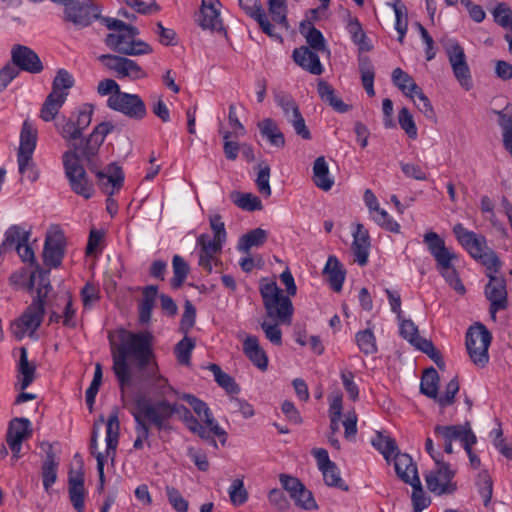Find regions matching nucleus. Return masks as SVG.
<instances>
[{"mask_svg":"<svg viewBox=\"0 0 512 512\" xmlns=\"http://www.w3.org/2000/svg\"><path fill=\"white\" fill-rule=\"evenodd\" d=\"M453 232L460 244L474 259L486 250V239L473 231L467 230L462 224H456L453 228Z\"/></svg>","mask_w":512,"mask_h":512,"instance_id":"412c9836","label":"nucleus"},{"mask_svg":"<svg viewBox=\"0 0 512 512\" xmlns=\"http://www.w3.org/2000/svg\"><path fill=\"white\" fill-rule=\"evenodd\" d=\"M100 17V7L91 0L73 1L64 8V21L72 23L78 29L88 27Z\"/></svg>","mask_w":512,"mask_h":512,"instance_id":"9b49d317","label":"nucleus"},{"mask_svg":"<svg viewBox=\"0 0 512 512\" xmlns=\"http://www.w3.org/2000/svg\"><path fill=\"white\" fill-rule=\"evenodd\" d=\"M146 379L151 380L150 386L159 397L158 400L170 401L172 396L178 395V391L169 384L167 378L158 373V366L155 362L146 370Z\"/></svg>","mask_w":512,"mask_h":512,"instance_id":"b1692460","label":"nucleus"},{"mask_svg":"<svg viewBox=\"0 0 512 512\" xmlns=\"http://www.w3.org/2000/svg\"><path fill=\"white\" fill-rule=\"evenodd\" d=\"M323 272L328 275V280L333 290L340 292L345 280V271L335 256H329Z\"/></svg>","mask_w":512,"mask_h":512,"instance_id":"58836bf2","label":"nucleus"},{"mask_svg":"<svg viewBox=\"0 0 512 512\" xmlns=\"http://www.w3.org/2000/svg\"><path fill=\"white\" fill-rule=\"evenodd\" d=\"M267 5V15L272 20L271 24L274 27V34L279 36V38L272 39L281 43L283 41L281 31H288L290 29L287 18V0H267Z\"/></svg>","mask_w":512,"mask_h":512,"instance_id":"aec40b11","label":"nucleus"},{"mask_svg":"<svg viewBox=\"0 0 512 512\" xmlns=\"http://www.w3.org/2000/svg\"><path fill=\"white\" fill-rule=\"evenodd\" d=\"M131 414L135 423L136 437L133 443L135 450L143 449L145 443L148 447L151 446L152 428L158 432L170 431L172 429L170 421L174 415H178L188 429L192 426V421L194 423L198 421L183 404L169 400L151 401L145 397L135 399V406Z\"/></svg>","mask_w":512,"mask_h":512,"instance_id":"f03ea898","label":"nucleus"},{"mask_svg":"<svg viewBox=\"0 0 512 512\" xmlns=\"http://www.w3.org/2000/svg\"><path fill=\"white\" fill-rule=\"evenodd\" d=\"M346 28L352 41L360 50L369 51L371 49V45L366 41V34L357 18H350Z\"/></svg>","mask_w":512,"mask_h":512,"instance_id":"6e6d98bb","label":"nucleus"},{"mask_svg":"<svg viewBox=\"0 0 512 512\" xmlns=\"http://www.w3.org/2000/svg\"><path fill=\"white\" fill-rule=\"evenodd\" d=\"M217 5H220L219 0H202L200 13L196 19L201 28L218 32L223 30Z\"/></svg>","mask_w":512,"mask_h":512,"instance_id":"5701e85b","label":"nucleus"},{"mask_svg":"<svg viewBox=\"0 0 512 512\" xmlns=\"http://www.w3.org/2000/svg\"><path fill=\"white\" fill-rule=\"evenodd\" d=\"M107 106L135 120H141L147 114L145 103L137 94L122 91L112 94L107 99Z\"/></svg>","mask_w":512,"mask_h":512,"instance_id":"f8f14e48","label":"nucleus"},{"mask_svg":"<svg viewBox=\"0 0 512 512\" xmlns=\"http://www.w3.org/2000/svg\"><path fill=\"white\" fill-rule=\"evenodd\" d=\"M73 86V76L67 70L59 69L52 82L51 92H55V94L58 95H64V98L67 99L69 89H71Z\"/></svg>","mask_w":512,"mask_h":512,"instance_id":"5fc2aeb1","label":"nucleus"},{"mask_svg":"<svg viewBox=\"0 0 512 512\" xmlns=\"http://www.w3.org/2000/svg\"><path fill=\"white\" fill-rule=\"evenodd\" d=\"M118 344L111 341L113 371L121 389L130 384L129 361L139 370H147L153 364L154 336L149 331L132 332L124 328L117 332Z\"/></svg>","mask_w":512,"mask_h":512,"instance_id":"7ed1b4c3","label":"nucleus"},{"mask_svg":"<svg viewBox=\"0 0 512 512\" xmlns=\"http://www.w3.org/2000/svg\"><path fill=\"white\" fill-rule=\"evenodd\" d=\"M157 297V286L148 285L142 289V298L138 303V320L141 325L150 323Z\"/></svg>","mask_w":512,"mask_h":512,"instance_id":"cd10ccee","label":"nucleus"},{"mask_svg":"<svg viewBox=\"0 0 512 512\" xmlns=\"http://www.w3.org/2000/svg\"><path fill=\"white\" fill-rule=\"evenodd\" d=\"M228 493L231 503L235 506L242 505L248 500V492L244 487L242 479L233 480Z\"/></svg>","mask_w":512,"mask_h":512,"instance_id":"774afa93","label":"nucleus"},{"mask_svg":"<svg viewBox=\"0 0 512 512\" xmlns=\"http://www.w3.org/2000/svg\"><path fill=\"white\" fill-rule=\"evenodd\" d=\"M259 292L267 317L279 323L290 325L294 311L293 304L290 298L283 294L276 282L262 279Z\"/></svg>","mask_w":512,"mask_h":512,"instance_id":"20e7f679","label":"nucleus"},{"mask_svg":"<svg viewBox=\"0 0 512 512\" xmlns=\"http://www.w3.org/2000/svg\"><path fill=\"white\" fill-rule=\"evenodd\" d=\"M455 472L446 462L435 464V468L425 475L429 491L436 495L452 494L456 491V482H453Z\"/></svg>","mask_w":512,"mask_h":512,"instance_id":"4468645a","label":"nucleus"},{"mask_svg":"<svg viewBox=\"0 0 512 512\" xmlns=\"http://www.w3.org/2000/svg\"><path fill=\"white\" fill-rule=\"evenodd\" d=\"M191 407L204 424H206L207 426H211V430L213 431L215 436L223 437V440H221V442L222 444H224L226 441L227 433L222 427L219 426L217 421L214 419L212 412L207 406V404L202 400L197 399V401L194 402Z\"/></svg>","mask_w":512,"mask_h":512,"instance_id":"f704fd0d","label":"nucleus"},{"mask_svg":"<svg viewBox=\"0 0 512 512\" xmlns=\"http://www.w3.org/2000/svg\"><path fill=\"white\" fill-rule=\"evenodd\" d=\"M401 336L414 345L417 349L420 346V342L426 340L421 338L418 333V327L410 319L402 320L400 324Z\"/></svg>","mask_w":512,"mask_h":512,"instance_id":"e2e57ef3","label":"nucleus"},{"mask_svg":"<svg viewBox=\"0 0 512 512\" xmlns=\"http://www.w3.org/2000/svg\"><path fill=\"white\" fill-rule=\"evenodd\" d=\"M243 352L246 357L260 370L265 371L268 367V357L254 335L247 336L243 341Z\"/></svg>","mask_w":512,"mask_h":512,"instance_id":"c85d7f7f","label":"nucleus"},{"mask_svg":"<svg viewBox=\"0 0 512 512\" xmlns=\"http://www.w3.org/2000/svg\"><path fill=\"white\" fill-rule=\"evenodd\" d=\"M65 102L64 95L50 92L41 107L39 117L45 122L53 121Z\"/></svg>","mask_w":512,"mask_h":512,"instance_id":"a19ab883","label":"nucleus"},{"mask_svg":"<svg viewBox=\"0 0 512 512\" xmlns=\"http://www.w3.org/2000/svg\"><path fill=\"white\" fill-rule=\"evenodd\" d=\"M424 242L426 243L429 252L435 258L436 262L443 263L445 258L453 255L445 246V242L440 236L435 232H428L424 235Z\"/></svg>","mask_w":512,"mask_h":512,"instance_id":"4c0bfd02","label":"nucleus"},{"mask_svg":"<svg viewBox=\"0 0 512 512\" xmlns=\"http://www.w3.org/2000/svg\"><path fill=\"white\" fill-rule=\"evenodd\" d=\"M323 475V479L326 485L331 487H337L343 490H348V487L345 485L344 481L340 477L339 469L337 468L335 463L323 468L320 470Z\"/></svg>","mask_w":512,"mask_h":512,"instance_id":"338daca9","label":"nucleus"},{"mask_svg":"<svg viewBox=\"0 0 512 512\" xmlns=\"http://www.w3.org/2000/svg\"><path fill=\"white\" fill-rule=\"evenodd\" d=\"M394 467L397 476L405 483L413 482L414 475H418L416 464L410 455L397 453L394 455Z\"/></svg>","mask_w":512,"mask_h":512,"instance_id":"72a5a7b5","label":"nucleus"},{"mask_svg":"<svg viewBox=\"0 0 512 512\" xmlns=\"http://www.w3.org/2000/svg\"><path fill=\"white\" fill-rule=\"evenodd\" d=\"M267 239V232L264 229L256 228L244 234L238 243V250L249 253L252 247L262 246Z\"/></svg>","mask_w":512,"mask_h":512,"instance_id":"de8ad7c7","label":"nucleus"},{"mask_svg":"<svg viewBox=\"0 0 512 512\" xmlns=\"http://www.w3.org/2000/svg\"><path fill=\"white\" fill-rule=\"evenodd\" d=\"M65 236L58 227L48 230L43 247V262L45 266L57 268L61 265L65 254Z\"/></svg>","mask_w":512,"mask_h":512,"instance_id":"2eb2a0df","label":"nucleus"},{"mask_svg":"<svg viewBox=\"0 0 512 512\" xmlns=\"http://www.w3.org/2000/svg\"><path fill=\"white\" fill-rule=\"evenodd\" d=\"M356 342L359 349L366 355L373 354L377 351L376 339L370 329L359 331L356 334Z\"/></svg>","mask_w":512,"mask_h":512,"instance_id":"680f3d73","label":"nucleus"},{"mask_svg":"<svg viewBox=\"0 0 512 512\" xmlns=\"http://www.w3.org/2000/svg\"><path fill=\"white\" fill-rule=\"evenodd\" d=\"M257 127L263 138H265L271 146L283 148L285 146V137L281 132L278 124L272 118H265L258 122Z\"/></svg>","mask_w":512,"mask_h":512,"instance_id":"2f4dec72","label":"nucleus"},{"mask_svg":"<svg viewBox=\"0 0 512 512\" xmlns=\"http://www.w3.org/2000/svg\"><path fill=\"white\" fill-rule=\"evenodd\" d=\"M239 5L247 15L258 23L263 33L270 38H279L278 35L274 34V27L268 19V15L263 9L260 0H239Z\"/></svg>","mask_w":512,"mask_h":512,"instance_id":"4be33fe9","label":"nucleus"},{"mask_svg":"<svg viewBox=\"0 0 512 512\" xmlns=\"http://www.w3.org/2000/svg\"><path fill=\"white\" fill-rule=\"evenodd\" d=\"M313 181L318 188L324 191L330 190L334 184L333 179L329 176V168L324 156H319L314 161Z\"/></svg>","mask_w":512,"mask_h":512,"instance_id":"e433bc0d","label":"nucleus"},{"mask_svg":"<svg viewBox=\"0 0 512 512\" xmlns=\"http://www.w3.org/2000/svg\"><path fill=\"white\" fill-rule=\"evenodd\" d=\"M445 51L455 78L465 90H470L472 79L464 49L456 40H448L445 44Z\"/></svg>","mask_w":512,"mask_h":512,"instance_id":"ddd939ff","label":"nucleus"},{"mask_svg":"<svg viewBox=\"0 0 512 512\" xmlns=\"http://www.w3.org/2000/svg\"><path fill=\"white\" fill-rule=\"evenodd\" d=\"M273 95L275 103L281 108L287 121L301 113L296 101L289 93L274 91Z\"/></svg>","mask_w":512,"mask_h":512,"instance_id":"09e8293b","label":"nucleus"},{"mask_svg":"<svg viewBox=\"0 0 512 512\" xmlns=\"http://www.w3.org/2000/svg\"><path fill=\"white\" fill-rule=\"evenodd\" d=\"M31 422L27 418H14L10 421L6 433V442L12 452V459L21 457L22 443L31 437Z\"/></svg>","mask_w":512,"mask_h":512,"instance_id":"f3484780","label":"nucleus"},{"mask_svg":"<svg viewBox=\"0 0 512 512\" xmlns=\"http://www.w3.org/2000/svg\"><path fill=\"white\" fill-rule=\"evenodd\" d=\"M487 276L489 282L485 286L484 293L490 304H499L508 307V294L505 279L492 274H487Z\"/></svg>","mask_w":512,"mask_h":512,"instance_id":"393cba45","label":"nucleus"},{"mask_svg":"<svg viewBox=\"0 0 512 512\" xmlns=\"http://www.w3.org/2000/svg\"><path fill=\"white\" fill-rule=\"evenodd\" d=\"M300 32L305 37L310 48L329 53L323 34L320 30L315 28L311 22H302L300 24Z\"/></svg>","mask_w":512,"mask_h":512,"instance_id":"79ce46f5","label":"nucleus"},{"mask_svg":"<svg viewBox=\"0 0 512 512\" xmlns=\"http://www.w3.org/2000/svg\"><path fill=\"white\" fill-rule=\"evenodd\" d=\"M293 60L303 69L307 70L313 75H320L323 72V66L320 62L319 56L311 51L309 47L301 46L293 51Z\"/></svg>","mask_w":512,"mask_h":512,"instance_id":"a878e982","label":"nucleus"},{"mask_svg":"<svg viewBox=\"0 0 512 512\" xmlns=\"http://www.w3.org/2000/svg\"><path fill=\"white\" fill-rule=\"evenodd\" d=\"M49 273L50 270H44L40 265H36V268L31 272L30 275V286L33 287L37 285L36 293L38 294V289L42 288V292H46V296L48 295L49 290L51 289L50 281H49Z\"/></svg>","mask_w":512,"mask_h":512,"instance_id":"052dcab7","label":"nucleus"},{"mask_svg":"<svg viewBox=\"0 0 512 512\" xmlns=\"http://www.w3.org/2000/svg\"><path fill=\"white\" fill-rule=\"evenodd\" d=\"M223 244V242L211 239L207 234H201L197 238V245L200 247L199 266L210 273L212 264L217 263V255L221 252Z\"/></svg>","mask_w":512,"mask_h":512,"instance_id":"6ab92c4d","label":"nucleus"},{"mask_svg":"<svg viewBox=\"0 0 512 512\" xmlns=\"http://www.w3.org/2000/svg\"><path fill=\"white\" fill-rule=\"evenodd\" d=\"M492 15L499 26L512 31V10L506 3H498L492 11Z\"/></svg>","mask_w":512,"mask_h":512,"instance_id":"0e129e2a","label":"nucleus"},{"mask_svg":"<svg viewBox=\"0 0 512 512\" xmlns=\"http://www.w3.org/2000/svg\"><path fill=\"white\" fill-rule=\"evenodd\" d=\"M233 203L245 211H257L263 208L260 198L252 193L233 192Z\"/></svg>","mask_w":512,"mask_h":512,"instance_id":"603ef678","label":"nucleus"},{"mask_svg":"<svg viewBox=\"0 0 512 512\" xmlns=\"http://www.w3.org/2000/svg\"><path fill=\"white\" fill-rule=\"evenodd\" d=\"M112 129L113 125L109 122L98 124L85 140L84 146L72 143V149H69L62 155L65 175L72 191L85 199H90L94 190L81 164V159L86 161L90 171L96 174L99 184L109 195L114 194V191L119 190L123 185L124 173L119 165L111 163L106 171H101L98 170L96 161L99 148L103 144L106 135Z\"/></svg>","mask_w":512,"mask_h":512,"instance_id":"f257e3e1","label":"nucleus"},{"mask_svg":"<svg viewBox=\"0 0 512 512\" xmlns=\"http://www.w3.org/2000/svg\"><path fill=\"white\" fill-rule=\"evenodd\" d=\"M440 377L433 367L426 369L422 375L420 391L427 397L435 400L438 398Z\"/></svg>","mask_w":512,"mask_h":512,"instance_id":"c03bdc74","label":"nucleus"},{"mask_svg":"<svg viewBox=\"0 0 512 512\" xmlns=\"http://www.w3.org/2000/svg\"><path fill=\"white\" fill-rule=\"evenodd\" d=\"M408 484L413 488L411 496L413 510L414 512H421L430 504V499L426 497L418 475H414L413 482H409Z\"/></svg>","mask_w":512,"mask_h":512,"instance_id":"4d7b16f0","label":"nucleus"},{"mask_svg":"<svg viewBox=\"0 0 512 512\" xmlns=\"http://www.w3.org/2000/svg\"><path fill=\"white\" fill-rule=\"evenodd\" d=\"M359 72L361 74V80L366 93L372 97L375 95L374 90V78L375 71L374 66L367 56L359 57Z\"/></svg>","mask_w":512,"mask_h":512,"instance_id":"a18cd8bd","label":"nucleus"},{"mask_svg":"<svg viewBox=\"0 0 512 512\" xmlns=\"http://www.w3.org/2000/svg\"><path fill=\"white\" fill-rule=\"evenodd\" d=\"M437 440L443 443L444 451L447 454L453 453L452 442L459 440L464 446L471 435H475L469 422L459 425H437L434 428Z\"/></svg>","mask_w":512,"mask_h":512,"instance_id":"dca6fc26","label":"nucleus"},{"mask_svg":"<svg viewBox=\"0 0 512 512\" xmlns=\"http://www.w3.org/2000/svg\"><path fill=\"white\" fill-rule=\"evenodd\" d=\"M476 484L479 494L483 499V504L488 506L493 494V482L491 477L486 471H483L479 473Z\"/></svg>","mask_w":512,"mask_h":512,"instance_id":"69168bd1","label":"nucleus"},{"mask_svg":"<svg viewBox=\"0 0 512 512\" xmlns=\"http://www.w3.org/2000/svg\"><path fill=\"white\" fill-rule=\"evenodd\" d=\"M138 35L139 30L131 26L121 33H109L105 38V44L122 55L140 56L152 53L153 49L148 43L136 39Z\"/></svg>","mask_w":512,"mask_h":512,"instance_id":"6e6552de","label":"nucleus"},{"mask_svg":"<svg viewBox=\"0 0 512 512\" xmlns=\"http://www.w3.org/2000/svg\"><path fill=\"white\" fill-rule=\"evenodd\" d=\"M172 267L174 276L171 279V285L173 288H180L187 278L189 266L181 256L175 255L172 260Z\"/></svg>","mask_w":512,"mask_h":512,"instance_id":"13d9d810","label":"nucleus"},{"mask_svg":"<svg viewBox=\"0 0 512 512\" xmlns=\"http://www.w3.org/2000/svg\"><path fill=\"white\" fill-rule=\"evenodd\" d=\"M208 369L213 373L215 381L229 394H237L240 391L235 380L227 373L223 372L219 365L210 364Z\"/></svg>","mask_w":512,"mask_h":512,"instance_id":"864d4df0","label":"nucleus"},{"mask_svg":"<svg viewBox=\"0 0 512 512\" xmlns=\"http://www.w3.org/2000/svg\"><path fill=\"white\" fill-rule=\"evenodd\" d=\"M456 258V255L453 254L448 258H445L443 263L437 262V269L442 277L446 280V282L459 294L465 293V287L462 284L457 271L452 266V260Z\"/></svg>","mask_w":512,"mask_h":512,"instance_id":"c9c22d12","label":"nucleus"},{"mask_svg":"<svg viewBox=\"0 0 512 512\" xmlns=\"http://www.w3.org/2000/svg\"><path fill=\"white\" fill-rule=\"evenodd\" d=\"M352 251L355 256V261L364 266L368 262L370 240L368 231L362 224H357L356 230L353 233Z\"/></svg>","mask_w":512,"mask_h":512,"instance_id":"bb28decb","label":"nucleus"},{"mask_svg":"<svg viewBox=\"0 0 512 512\" xmlns=\"http://www.w3.org/2000/svg\"><path fill=\"white\" fill-rule=\"evenodd\" d=\"M99 61L118 79L128 78L132 81L145 78L147 76L143 68L134 60L114 54H103L99 56Z\"/></svg>","mask_w":512,"mask_h":512,"instance_id":"9d476101","label":"nucleus"},{"mask_svg":"<svg viewBox=\"0 0 512 512\" xmlns=\"http://www.w3.org/2000/svg\"><path fill=\"white\" fill-rule=\"evenodd\" d=\"M58 466L59 462L56 459L52 446L49 445L41 467L42 483L46 492H48L56 482Z\"/></svg>","mask_w":512,"mask_h":512,"instance_id":"473e14b6","label":"nucleus"},{"mask_svg":"<svg viewBox=\"0 0 512 512\" xmlns=\"http://www.w3.org/2000/svg\"><path fill=\"white\" fill-rule=\"evenodd\" d=\"M395 13V29L399 34L398 41L402 44L408 30V12L406 6L400 0L388 3Z\"/></svg>","mask_w":512,"mask_h":512,"instance_id":"49530a36","label":"nucleus"},{"mask_svg":"<svg viewBox=\"0 0 512 512\" xmlns=\"http://www.w3.org/2000/svg\"><path fill=\"white\" fill-rule=\"evenodd\" d=\"M45 299L46 292H42V288H39L38 295L22 315L12 323V333L18 340H21L27 334L32 336L40 327L45 315Z\"/></svg>","mask_w":512,"mask_h":512,"instance_id":"423d86ee","label":"nucleus"},{"mask_svg":"<svg viewBox=\"0 0 512 512\" xmlns=\"http://www.w3.org/2000/svg\"><path fill=\"white\" fill-rule=\"evenodd\" d=\"M371 444L383 455L388 463L391 461V456L399 451L395 440L383 432H376L375 436L371 439Z\"/></svg>","mask_w":512,"mask_h":512,"instance_id":"37998d69","label":"nucleus"},{"mask_svg":"<svg viewBox=\"0 0 512 512\" xmlns=\"http://www.w3.org/2000/svg\"><path fill=\"white\" fill-rule=\"evenodd\" d=\"M37 137V129L29 120H25L20 132L17 163L19 173L22 175L27 174V177L31 181H35L38 178V174L35 170V163L33 162V153L36 148Z\"/></svg>","mask_w":512,"mask_h":512,"instance_id":"0eeeda50","label":"nucleus"},{"mask_svg":"<svg viewBox=\"0 0 512 512\" xmlns=\"http://www.w3.org/2000/svg\"><path fill=\"white\" fill-rule=\"evenodd\" d=\"M317 91L321 100L329 104L335 111L345 113L349 110V106L336 96L334 88L326 81L318 82Z\"/></svg>","mask_w":512,"mask_h":512,"instance_id":"ea45409f","label":"nucleus"},{"mask_svg":"<svg viewBox=\"0 0 512 512\" xmlns=\"http://www.w3.org/2000/svg\"><path fill=\"white\" fill-rule=\"evenodd\" d=\"M195 347V341L192 338L185 336L180 340L174 349L176 358L181 365L189 366L191 353Z\"/></svg>","mask_w":512,"mask_h":512,"instance_id":"bf43d9fd","label":"nucleus"},{"mask_svg":"<svg viewBox=\"0 0 512 512\" xmlns=\"http://www.w3.org/2000/svg\"><path fill=\"white\" fill-rule=\"evenodd\" d=\"M119 431H120V423L118 419L117 412H113L109 415L106 422V451L105 454L102 452H98V431L94 426L91 441H90V451L91 454L95 456L97 461V471L99 475V488L102 490L105 482L104 475V463L106 458H110L112 461L116 455V448L119 440Z\"/></svg>","mask_w":512,"mask_h":512,"instance_id":"39448f33","label":"nucleus"},{"mask_svg":"<svg viewBox=\"0 0 512 512\" xmlns=\"http://www.w3.org/2000/svg\"><path fill=\"white\" fill-rule=\"evenodd\" d=\"M392 81L406 96L413 98V93L420 87L413 78L401 68H396L392 72Z\"/></svg>","mask_w":512,"mask_h":512,"instance_id":"3c124183","label":"nucleus"},{"mask_svg":"<svg viewBox=\"0 0 512 512\" xmlns=\"http://www.w3.org/2000/svg\"><path fill=\"white\" fill-rule=\"evenodd\" d=\"M12 65L29 73L37 74L43 70L39 56L31 48L16 44L11 49Z\"/></svg>","mask_w":512,"mask_h":512,"instance_id":"a211bd4d","label":"nucleus"},{"mask_svg":"<svg viewBox=\"0 0 512 512\" xmlns=\"http://www.w3.org/2000/svg\"><path fill=\"white\" fill-rule=\"evenodd\" d=\"M35 365L29 363L28 353L25 347L20 349V359L18 364V371L22 378L20 379V389L25 390L34 380Z\"/></svg>","mask_w":512,"mask_h":512,"instance_id":"8fccbe9b","label":"nucleus"},{"mask_svg":"<svg viewBox=\"0 0 512 512\" xmlns=\"http://www.w3.org/2000/svg\"><path fill=\"white\" fill-rule=\"evenodd\" d=\"M55 128L61 137L70 144V149H72V143L84 146L87 138L81 139L82 134L76 126L74 115L69 118L62 117L55 123Z\"/></svg>","mask_w":512,"mask_h":512,"instance_id":"c756f323","label":"nucleus"},{"mask_svg":"<svg viewBox=\"0 0 512 512\" xmlns=\"http://www.w3.org/2000/svg\"><path fill=\"white\" fill-rule=\"evenodd\" d=\"M69 498L77 512H84L85 505V488H84V476L81 472L73 474L70 472L69 479Z\"/></svg>","mask_w":512,"mask_h":512,"instance_id":"7c9ffc66","label":"nucleus"},{"mask_svg":"<svg viewBox=\"0 0 512 512\" xmlns=\"http://www.w3.org/2000/svg\"><path fill=\"white\" fill-rule=\"evenodd\" d=\"M492 335L482 323L471 326L466 333V348L472 362L484 367L489 361L488 348Z\"/></svg>","mask_w":512,"mask_h":512,"instance_id":"1a4fd4ad","label":"nucleus"}]
</instances>
